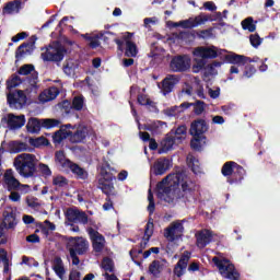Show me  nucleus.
I'll list each match as a JSON object with an SVG mask.
<instances>
[{
  "instance_id": "11",
  "label": "nucleus",
  "mask_w": 280,
  "mask_h": 280,
  "mask_svg": "<svg viewBox=\"0 0 280 280\" xmlns=\"http://www.w3.org/2000/svg\"><path fill=\"white\" fill-rule=\"evenodd\" d=\"M66 128H68L69 141L71 143H82L89 137V128L86 126H72L71 124H67Z\"/></svg>"
},
{
  "instance_id": "49",
  "label": "nucleus",
  "mask_w": 280,
  "mask_h": 280,
  "mask_svg": "<svg viewBox=\"0 0 280 280\" xmlns=\"http://www.w3.org/2000/svg\"><path fill=\"white\" fill-rule=\"evenodd\" d=\"M58 108H60L61 113H65L66 115H71V113H73V105L69 101H62L59 103Z\"/></svg>"
},
{
  "instance_id": "53",
  "label": "nucleus",
  "mask_w": 280,
  "mask_h": 280,
  "mask_svg": "<svg viewBox=\"0 0 280 280\" xmlns=\"http://www.w3.org/2000/svg\"><path fill=\"white\" fill-rule=\"evenodd\" d=\"M190 106H195V115H202V113H205V102L202 101H197L195 104L190 103Z\"/></svg>"
},
{
  "instance_id": "7",
  "label": "nucleus",
  "mask_w": 280,
  "mask_h": 280,
  "mask_svg": "<svg viewBox=\"0 0 280 280\" xmlns=\"http://www.w3.org/2000/svg\"><path fill=\"white\" fill-rule=\"evenodd\" d=\"M213 264L219 268V272L224 279L237 280L240 273L235 270V266L231 264L229 259H220L218 257L212 258Z\"/></svg>"
},
{
  "instance_id": "4",
  "label": "nucleus",
  "mask_w": 280,
  "mask_h": 280,
  "mask_svg": "<svg viewBox=\"0 0 280 280\" xmlns=\"http://www.w3.org/2000/svg\"><path fill=\"white\" fill-rule=\"evenodd\" d=\"M38 164V159L36 155L31 153L19 154L13 162V165L20 176L24 178H32L36 174V165Z\"/></svg>"
},
{
  "instance_id": "29",
  "label": "nucleus",
  "mask_w": 280,
  "mask_h": 280,
  "mask_svg": "<svg viewBox=\"0 0 280 280\" xmlns=\"http://www.w3.org/2000/svg\"><path fill=\"white\" fill-rule=\"evenodd\" d=\"M189 106V103H182L179 106L167 107L164 109V115L166 117H179Z\"/></svg>"
},
{
  "instance_id": "44",
  "label": "nucleus",
  "mask_w": 280,
  "mask_h": 280,
  "mask_svg": "<svg viewBox=\"0 0 280 280\" xmlns=\"http://www.w3.org/2000/svg\"><path fill=\"white\" fill-rule=\"evenodd\" d=\"M84 106H86V103L84 102V96L78 95L73 97L72 100L73 110H84Z\"/></svg>"
},
{
  "instance_id": "14",
  "label": "nucleus",
  "mask_w": 280,
  "mask_h": 280,
  "mask_svg": "<svg viewBox=\"0 0 280 280\" xmlns=\"http://www.w3.org/2000/svg\"><path fill=\"white\" fill-rule=\"evenodd\" d=\"M1 124H5L10 130H21L25 126V115L7 114Z\"/></svg>"
},
{
  "instance_id": "60",
  "label": "nucleus",
  "mask_w": 280,
  "mask_h": 280,
  "mask_svg": "<svg viewBox=\"0 0 280 280\" xmlns=\"http://www.w3.org/2000/svg\"><path fill=\"white\" fill-rule=\"evenodd\" d=\"M205 10H208L209 12H215L218 10V7L213 1H207L203 3Z\"/></svg>"
},
{
  "instance_id": "3",
  "label": "nucleus",
  "mask_w": 280,
  "mask_h": 280,
  "mask_svg": "<svg viewBox=\"0 0 280 280\" xmlns=\"http://www.w3.org/2000/svg\"><path fill=\"white\" fill-rule=\"evenodd\" d=\"M225 52L226 50L215 46L197 47L194 50L195 63L192 65V73H200L205 69V65H207V59L218 58V56H222Z\"/></svg>"
},
{
  "instance_id": "61",
  "label": "nucleus",
  "mask_w": 280,
  "mask_h": 280,
  "mask_svg": "<svg viewBox=\"0 0 280 280\" xmlns=\"http://www.w3.org/2000/svg\"><path fill=\"white\" fill-rule=\"evenodd\" d=\"M208 93L212 100H218V97H220V88H215L214 90L209 89Z\"/></svg>"
},
{
  "instance_id": "41",
  "label": "nucleus",
  "mask_w": 280,
  "mask_h": 280,
  "mask_svg": "<svg viewBox=\"0 0 280 280\" xmlns=\"http://www.w3.org/2000/svg\"><path fill=\"white\" fill-rule=\"evenodd\" d=\"M55 161L58 165H60L61 167H63L65 170H67V167L69 166L68 163H71L70 160H68L65 156V151H57L55 154Z\"/></svg>"
},
{
  "instance_id": "63",
  "label": "nucleus",
  "mask_w": 280,
  "mask_h": 280,
  "mask_svg": "<svg viewBox=\"0 0 280 280\" xmlns=\"http://www.w3.org/2000/svg\"><path fill=\"white\" fill-rule=\"evenodd\" d=\"M81 279H82V273H80V271L72 270L70 272L69 280H81Z\"/></svg>"
},
{
  "instance_id": "21",
  "label": "nucleus",
  "mask_w": 280,
  "mask_h": 280,
  "mask_svg": "<svg viewBox=\"0 0 280 280\" xmlns=\"http://www.w3.org/2000/svg\"><path fill=\"white\" fill-rule=\"evenodd\" d=\"M183 231H185V228L183 226V223L180 222H174L165 230L164 236L170 242H174V240H178L183 235Z\"/></svg>"
},
{
  "instance_id": "45",
  "label": "nucleus",
  "mask_w": 280,
  "mask_h": 280,
  "mask_svg": "<svg viewBox=\"0 0 280 280\" xmlns=\"http://www.w3.org/2000/svg\"><path fill=\"white\" fill-rule=\"evenodd\" d=\"M25 82V79H22L19 77V74H13L8 81H7V89H14Z\"/></svg>"
},
{
  "instance_id": "48",
  "label": "nucleus",
  "mask_w": 280,
  "mask_h": 280,
  "mask_svg": "<svg viewBox=\"0 0 280 280\" xmlns=\"http://www.w3.org/2000/svg\"><path fill=\"white\" fill-rule=\"evenodd\" d=\"M39 229L44 235H49V231H56V224L51 223L49 220L39 223Z\"/></svg>"
},
{
  "instance_id": "52",
  "label": "nucleus",
  "mask_w": 280,
  "mask_h": 280,
  "mask_svg": "<svg viewBox=\"0 0 280 280\" xmlns=\"http://www.w3.org/2000/svg\"><path fill=\"white\" fill-rule=\"evenodd\" d=\"M30 143H32V145H34L35 148H40V145H47L49 143V140H47V138L45 137H39L36 139H31Z\"/></svg>"
},
{
  "instance_id": "10",
  "label": "nucleus",
  "mask_w": 280,
  "mask_h": 280,
  "mask_svg": "<svg viewBox=\"0 0 280 280\" xmlns=\"http://www.w3.org/2000/svg\"><path fill=\"white\" fill-rule=\"evenodd\" d=\"M67 50L58 44L49 46L45 52H42V59L45 62H60L65 58Z\"/></svg>"
},
{
  "instance_id": "57",
  "label": "nucleus",
  "mask_w": 280,
  "mask_h": 280,
  "mask_svg": "<svg viewBox=\"0 0 280 280\" xmlns=\"http://www.w3.org/2000/svg\"><path fill=\"white\" fill-rule=\"evenodd\" d=\"M102 268L106 272H113V260L110 258H104L102 261Z\"/></svg>"
},
{
  "instance_id": "20",
  "label": "nucleus",
  "mask_w": 280,
  "mask_h": 280,
  "mask_svg": "<svg viewBox=\"0 0 280 280\" xmlns=\"http://www.w3.org/2000/svg\"><path fill=\"white\" fill-rule=\"evenodd\" d=\"M195 237L198 248H206L213 240V232L207 229L200 230L195 234Z\"/></svg>"
},
{
  "instance_id": "9",
  "label": "nucleus",
  "mask_w": 280,
  "mask_h": 280,
  "mask_svg": "<svg viewBox=\"0 0 280 280\" xmlns=\"http://www.w3.org/2000/svg\"><path fill=\"white\" fill-rule=\"evenodd\" d=\"M56 126H60V120L56 119H42L31 118L27 121L26 130L31 132V135H38L40 132V127L43 128H56Z\"/></svg>"
},
{
  "instance_id": "17",
  "label": "nucleus",
  "mask_w": 280,
  "mask_h": 280,
  "mask_svg": "<svg viewBox=\"0 0 280 280\" xmlns=\"http://www.w3.org/2000/svg\"><path fill=\"white\" fill-rule=\"evenodd\" d=\"M69 252L78 255H84L89 250V241L84 237H70L69 238Z\"/></svg>"
},
{
  "instance_id": "50",
  "label": "nucleus",
  "mask_w": 280,
  "mask_h": 280,
  "mask_svg": "<svg viewBox=\"0 0 280 280\" xmlns=\"http://www.w3.org/2000/svg\"><path fill=\"white\" fill-rule=\"evenodd\" d=\"M202 139H205L203 136L194 137V139L190 141V147L192 148V150H202Z\"/></svg>"
},
{
  "instance_id": "2",
  "label": "nucleus",
  "mask_w": 280,
  "mask_h": 280,
  "mask_svg": "<svg viewBox=\"0 0 280 280\" xmlns=\"http://www.w3.org/2000/svg\"><path fill=\"white\" fill-rule=\"evenodd\" d=\"M113 180H115V175L110 172V165H103L98 175V189L107 196L105 199L106 201L103 205L104 211H110V209H113V200L110 199V196H117Z\"/></svg>"
},
{
  "instance_id": "24",
  "label": "nucleus",
  "mask_w": 280,
  "mask_h": 280,
  "mask_svg": "<svg viewBox=\"0 0 280 280\" xmlns=\"http://www.w3.org/2000/svg\"><path fill=\"white\" fill-rule=\"evenodd\" d=\"M207 130H209L207 121L205 119H197L191 122L189 132L192 137H202Z\"/></svg>"
},
{
  "instance_id": "59",
  "label": "nucleus",
  "mask_w": 280,
  "mask_h": 280,
  "mask_svg": "<svg viewBox=\"0 0 280 280\" xmlns=\"http://www.w3.org/2000/svg\"><path fill=\"white\" fill-rule=\"evenodd\" d=\"M138 104H140L141 106H150V104H152V101H150L148 96L141 94L138 96Z\"/></svg>"
},
{
  "instance_id": "56",
  "label": "nucleus",
  "mask_w": 280,
  "mask_h": 280,
  "mask_svg": "<svg viewBox=\"0 0 280 280\" xmlns=\"http://www.w3.org/2000/svg\"><path fill=\"white\" fill-rule=\"evenodd\" d=\"M148 201H149V206H148L149 213H154V209H155V206H154V195H152V190L151 189H149V192H148Z\"/></svg>"
},
{
  "instance_id": "33",
  "label": "nucleus",
  "mask_w": 280,
  "mask_h": 280,
  "mask_svg": "<svg viewBox=\"0 0 280 280\" xmlns=\"http://www.w3.org/2000/svg\"><path fill=\"white\" fill-rule=\"evenodd\" d=\"M69 135L71 132L69 131V128H67V125L62 126L59 131H56L52 136L54 143H62L65 139H69Z\"/></svg>"
},
{
  "instance_id": "40",
  "label": "nucleus",
  "mask_w": 280,
  "mask_h": 280,
  "mask_svg": "<svg viewBox=\"0 0 280 280\" xmlns=\"http://www.w3.org/2000/svg\"><path fill=\"white\" fill-rule=\"evenodd\" d=\"M187 163H188V166L191 167L194 174H200V172H201L200 161H198V159H196V156H194L192 154H188Z\"/></svg>"
},
{
  "instance_id": "34",
  "label": "nucleus",
  "mask_w": 280,
  "mask_h": 280,
  "mask_svg": "<svg viewBox=\"0 0 280 280\" xmlns=\"http://www.w3.org/2000/svg\"><path fill=\"white\" fill-rule=\"evenodd\" d=\"M21 12V0L7 3L3 8V14H19Z\"/></svg>"
},
{
  "instance_id": "28",
  "label": "nucleus",
  "mask_w": 280,
  "mask_h": 280,
  "mask_svg": "<svg viewBox=\"0 0 280 280\" xmlns=\"http://www.w3.org/2000/svg\"><path fill=\"white\" fill-rule=\"evenodd\" d=\"M59 94L60 91L58 90V88L51 86L39 94V102H42L43 104L51 102V100H56Z\"/></svg>"
},
{
  "instance_id": "8",
  "label": "nucleus",
  "mask_w": 280,
  "mask_h": 280,
  "mask_svg": "<svg viewBox=\"0 0 280 280\" xmlns=\"http://www.w3.org/2000/svg\"><path fill=\"white\" fill-rule=\"evenodd\" d=\"M131 38L132 33L127 32L124 34L122 39H114V43H116L119 51H124V44H126L125 56H127V58H135L137 57V54H139V49H137V44L130 40Z\"/></svg>"
},
{
  "instance_id": "18",
  "label": "nucleus",
  "mask_w": 280,
  "mask_h": 280,
  "mask_svg": "<svg viewBox=\"0 0 280 280\" xmlns=\"http://www.w3.org/2000/svg\"><path fill=\"white\" fill-rule=\"evenodd\" d=\"M66 218L68 222H73L74 224H89V215H86V212L75 208H69L66 211Z\"/></svg>"
},
{
  "instance_id": "22",
  "label": "nucleus",
  "mask_w": 280,
  "mask_h": 280,
  "mask_svg": "<svg viewBox=\"0 0 280 280\" xmlns=\"http://www.w3.org/2000/svg\"><path fill=\"white\" fill-rule=\"evenodd\" d=\"M189 259H190L189 252H185L174 267L173 272L175 277L180 278L183 277V275H185V272H187V266L189 265Z\"/></svg>"
},
{
  "instance_id": "12",
  "label": "nucleus",
  "mask_w": 280,
  "mask_h": 280,
  "mask_svg": "<svg viewBox=\"0 0 280 280\" xmlns=\"http://www.w3.org/2000/svg\"><path fill=\"white\" fill-rule=\"evenodd\" d=\"M189 67H191V59H189L187 55L175 56L170 62V69L174 73H183V71H187Z\"/></svg>"
},
{
  "instance_id": "64",
  "label": "nucleus",
  "mask_w": 280,
  "mask_h": 280,
  "mask_svg": "<svg viewBox=\"0 0 280 280\" xmlns=\"http://www.w3.org/2000/svg\"><path fill=\"white\" fill-rule=\"evenodd\" d=\"M90 47L92 49H97V46L100 45V38L97 37H89Z\"/></svg>"
},
{
  "instance_id": "15",
  "label": "nucleus",
  "mask_w": 280,
  "mask_h": 280,
  "mask_svg": "<svg viewBox=\"0 0 280 280\" xmlns=\"http://www.w3.org/2000/svg\"><path fill=\"white\" fill-rule=\"evenodd\" d=\"M178 82H180V78L178 75L167 74L161 83H158L160 93H162V95H170Z\"/></svg>"
},
{
  "instance_id": "13",
  "label": "nucleus",
  "mask_w": 280,
  "mask_h": 280,
  "mask_svg": "<svg viewBox=\"0 0 280 280\" xmlns=\"http://www.w3.org/2000/svg\"><path fill=\"white\" fill-rule=\"evenodd\" d=\"M7 100L10 108H14L15 110H20V108H23L27 104V96L22 90L9 93Z\"/></svg>"
},
{
  "instance_id": "47",
  "label": "nucleus",
  "mask_w": 280,
  "mask_h": 280,
  "mask_svg": "<svg viewBox=\"0 0 280 280\" xmlns=\"http://www.w3.org/2000/svg\"><path fill=\"white\" fill-rule=\"evenodd\" d=\"M173 27H183L184 30H191V27H196L194 23V18H189L188 20H184L180 22H175Z\"/></svg>"
},
{
  "instance_id": "35",
  "label": "nucleus",
  "mask_w": 280,
  "mask_h": 280,
  "mask_svg": "<svg viewBox=\"0 0 280 280\" xmlns=\"http://www.w3.org/2000/svg\"><path fill=\"white\" fill-rule=\"evenodd\" d=\"M230 61L232 62V65H237V67H244V65H250V62H253V59L242 55H231Z\"/></svg>"
},
{
  "instance_id": "54",
  "label": "nucleus",
  "mask_w": 280,
  "mask_h": 280,
  "mask_svg": "<svg viewBox=\"0 0 280 280\" xmlns=\"http://www.w3.org/2000/svg\"><path fill=\"white\" fill-rule=\"evenodd\" d=\"M249 43L252 46L255 47V49H257V47H259V45H261V43H264V39L261 37H259L258 34H252L249 36Z\"/></svg>"
},
{
  "instance_id": "16",
  "label": "nucleus",
  "mask_w": 280,
  "mask_h": 280,
  "mask_svg": "<svg viewBox=\"0 0 280 280\" xmlns=\"http://www.w3.org/2000/svg\"><path fill=\"white\" fill-rule=\"evenodd\" d=\"M88 233L90 235V240L92 242L93 250L95 253H102L104 248H106V238L95 229H88Z\"/></svg>"
},
{
  "instance_id": "5",
  "label": "nucleus",
  "mask_w": 280,
  "mask_h": 280,
  "mask_svg": "<svg viewBox=\"0 0 280 280\" xmlns=\"http://www.w3.org/2000/svg\"><path fill=\"white\" fill-rule=\"evenodd\" d=\"M19 75H27L26 80H24L26 88L25 93L30 95V93L36 94L38 91V72L34 68V65L27 63L22 66L19 71Z\"/></svg>"
},
{
  "instance_id": "62",
  "label": "nucleus",
  "mask_w": 280,
  "mask_h": 280,
  "mask_svg": "<svg viewBox=\"0 0 280 280\" xmlns=\"http://www.w3.org/2000/svg\"><path fill=\"white\" fill-rule=\"evenodd\" d=\"M255 71H256L255 67L253 66L246 67V70L244 71V78H253Z\"/></svg>"
},
{
  "instance_id": "55",
  "label": "nucleus",
  "mask_w": 280,
  "mask_h": 280,
  "mask_svg": "<svg viewBox=\"0 0 280 280\" xmlns=\"http://www.w3.org/2000/svg\"><path fill=\"white\" fill-rule=\"evenodd\" d=\"M26 205L31 209H38L40 207V202H38L36 197H26Z\"/></svg>"
},
{
  "instance_id": "6",
  "label": "nucleus",
  "mask_w": 280,
  "mask_h": 280,
  "mask_svg": "<svg viewBox=\"0 0 280 280\" xmlns=\"http://www.w3.org/2000/svg\"><path fill=\"white\" fill-rule=\"evenodd\" d=\"M221 172L223 176H231L228 178V183H230V185H233V183H242V180H244V174H246L244 167L240 166V164L235 162H226Z\"/></svg>"
},
{
  "instance_id": "51",
  "label": "nucleus",
  "mask_w": 280,
  "mask_h": 280,
  "mask_svg": "<svg viewBox=\"0 0 280 280\" xmlns=\"http://www.w3.org/2000/svg\"><path fill=\"white\" fill-rule=\"evenodd\" d=\"M38 170H39L42 176H44V178H49L52 174L51 168H49V165H47V164L39 163Z\"/></svg>"
},
{
  "instance_id": "31",
  "label": "nucleus",
  "mask_w": 280,
  "mask_h": 280,
  "mask_svg": "<svg viewBox=\"0 0 280 280\" xmlns=\"http://www.w3.org/2000/svg\"><path fill=\"white\" fill-rule=\"evenodd\" d=\"M52 270L57 275V277H59V279L65 280V275H67V270H65V262H62V258H54Z\"/></svg>"
},
{
  "instance_id": "30",
  "label": "nucleus",
  "mask_w": 280,
  "mask_h": 280,
  "mask_svg": "<svg viewBox=\"0 0 280 280\" xmlns=\"http://www.w3.org/2000/svg\"><path fill=\"white\" fill-rule=\"evenodd\" d=\"M67 165L68 167H66V170H70L77 178H80L81 180H86V178H89V173L84 168L80 167V165L73 162H68Z\"/></svg>"
},
{
  "instance_id": "58",
  "label": "nucleus",
  "mask_w": 280,
  "mask_h": 280,
  "mask_svg": "<svg viewBox=\"0 0 280 280\" xmlns=\"http://www.w3.org/2000/svg\"><path fill=\"white\" fill-rule=\"evenodd\" d=\"M26 48H27V44H22L19 46L15 52V58H18V60H21V58H23V56L27 54V50H25Z\"/></svg>"
},
{
  "instance_id": "37",
  "label": "nucleus",
  "mask_w": 280,
  "mask_h": 280,
  "mask_svg": "<svg viewBox=\"0 0 280 280\" xmlns=\"http://www.w3.org/2000/svg\"><path fill=\"white\" fill-rule=\"evenodd\" d=\"M192 21L195 23V27H198V25H205V23L215 21V18H213L211 14L200 13L196 18H192Z\"/></svg>"
},
{
  "instance_id": "25",
  "label": "nucleus",
  "mask_w": 280,
  "mask_h": 280,
  "mask_svg": "<svg viewBox=\"0 0 280 280\" xmlns=\"http://www.w3.org/2000/svg\"><path fill=\"white\" fill-rule=\"evenodd\" d=\"M145 130L152 135H163L167 130V122L161 120H154L145 125Z\"/></svg>"
},
{
  "instance_id": "1",
  "label": "nucleus",
  "mask_w": 280,
  "mask_h": 280,
  "mask_svg": "<svg viewBox=\"0 0 280 280\" xmlns=\"http://www.w3.org/2000/svg\"><path fill=\"white\" fill-rule=\"evenodd\" d=\"M163 192L159 197L168 205H174L176 200L185 198H194V191L196 190V184L185 174V172L173 173L167 175L158 185Z\"/></svg>"
},
{
  "instance_id": "36",
  "label": "nucleus",
  "mask_w": 280,
  "mask_h": 280,
  "mask_svg": "<svg viewBox=\"0 0 280 280\" xmlns=\"http://www.w3.org/2000/svg\"><path fill=\"white\" fill-rule=\"evenodd\" d=\"M154 233V223L148 222L144 230V236L141 242L142 248H145L148 246V243L150 242V238L152 237V234Z\"/></svg>"
},
{
  "instance_id": "32",
  "label": "nucleus",
  "mask_w": 280,
  "mask_h": 280,
  "mask_svg": "<svg viewBox=\"0 0 280 280\" xmlns=\"http://www.w3.org/2000/svg\"><path fill=\"white\" fill-rule=\"evenodd\" d=\"M30 149V145L19 140L9 142V151L11 154H19V152H25Z\"/></svg>"
},
{
  "instance_id": "19",
  "label": "nucleus",
  "mask_w": 280,
  "mask_h": 280,
  "mask_svg": "<svg viewBox=\"0 0 280 280\" xmlns=\"http://www.w3.org/2000/svg\"><path fill=\"white\" fill-rule=\"evenodd\" d=\"M170 167H172V161L167 158H160L151 166V172H153L155 176H163Z\"/></svg>"
},
{
  "instance_id": "46",
  "label": "nucleus",
  "mask_w": 280,
  "mask_h": 280,
  "mask_svg": "<svg viewBox=\"0 0 280 280\" xmlns=\"http://www.w3.org/2000/svg\"><path fill=\"white\" fill-rule=\"evenodd\" d=\"M163 270V265L159 260H154L149 266V272L153 275V277H159Z\"/></svg>"
},
{
  "instance_id": "23",
  "label": "nucleus",
  "mask_w": 280,
  "mask_h": 280,
  "mask_svg": "<svg viewBox=\"0 0 280 280\" xmlns=\"http://www.w3.org/2000/svg\"><path fill=\"white\" fill-rule=\"evenodd\" d=\"M3 183L9 191H12V189H19V187H21V182L16 179L12 168H9L4 172Z\"/></svg>"
},
{
  "instance_id": "38",
  "label": "nucleus",
  "mask_w": 280,
  "mask_h": 280,
  "mask_svg": "<svg viewBox=\"0 0 280 280\" xmlns=\"http://www.w3.org/2000/svg\"><path fill=\"white\" fill-rule=\"evenodd\" d=\"M0 264L3 266V273L8 275V272H10V266H12V262H10V259H8V252H5L3 248H0Z\"/></svg>"
},
{
  "instance_id": "27",
  "label": "nucleus",
  "mask_w": 280,
  "mask_h": 280,
  "mask_svg": "<svg viewBox=\"0 0 280 280\" xmlns=\"http://www.w3.org/2000/svg\"><path fill=\"white\" fill-rule=\"evenodd\" d=\"M3 218L2 224L4 225V229H14L19 223L16 221V213L10 208L3 212Z\"/></svg>"
},
{
  "instance_id": "42",
  "label": "nucleus",
  "mask_w": 280,
  "mask_h": 280,
  "mask_svg": "<svg viewBox=\"0 0 280 280\" xmlns=\"http://www.w3.org/2000/svg\"><path fill=\"white\" fill-rule=\"evenodd\" d=\"M173 137L177 140V143H180L187 137V126L182 125L179 126L174 133L171 132Z\"/></svg>"
},
{
  "instance_id": "39",
  "label": "nucleus",
  "mask_w": 280,
  "mask_h": 280,
  "mask_svg": "<svg viewBox=\"0 0 280 280\" xmlns=\"http://www.w3.org/2000/svg\"><path fill=\"white\" fill-rule=\"evenodd\" d=\"M52 185L56 189H63V187L69 185V179L62 175H55L52 177Z\"/></svg>"
},
{
  "instance_id": "26",
  "label": "nucleus",
  "mask_w": 280,
  "mask_h": 280,
  "mask_svg": "<svg viewBox=\"0 0 280 280\" xmlns=\"http://www.w3.org/2000/svg\"><path fill=\"white\" fill-rule=\"evenodd\" d=\"M178 140L174 137L173 133H168L165 139L161 141V149H160V154H165V152H170L176 145Z\"/></svg>"
},
{
  "instance_id": "43",
  "label": "nucleus",
  "mask_w": 280,
  "mask_h": 280,
  "mask_svg": "<svg viewBox=\"0 0 280 280\" xmlns=\"http://www.w3.org/2000/svg\"><path fill=\"white\" fill-rule=\"evenodd\" d=\"M256 23L257 22H255V20L252 16H249V18L243 20L241 22V25H242L243 30H247V32H255V30H257Z\"/></svg>"
}]
</instances>
